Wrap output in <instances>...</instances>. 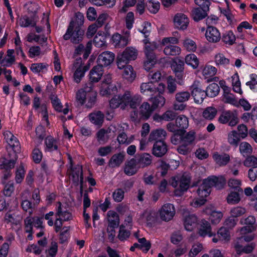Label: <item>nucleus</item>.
<instances>
[{
    "label": "nucleus",
    "mask_w": 257,
    "mask_h": 257,
    "mask_svg": "<svg viewBox=\"0 0 257 257\" xmlns=\"http://www.w3.org/2000/svg\"><path fill=\"white\" fill-rule=\"evenodd\" d=\"M152 156L148 153H137L130 160V176L136 174L140 168H145L151 164Z\"/></svg>",
    "instance_id": "nucleus-1"
},
{
    "label": "nucleus",
    "mask_w": 257,
    "mask_h": 257,
    "mask_svg": "<svg viewBox=\"0 0 257 257\" xmlns=\"http://www.w3.org/2000/svg\"><path fill=\"white\" fill-rule=\"evenodd\" d=\"M154 110L151 107V105L148 102H144L138 109L131 112L130 117L136 125L139 124L141 121L148 120L151 116Z\"/></svg>",
    "instance_id": "nucleus-2"
},
{
    "label": "nucleus",
    "mask_w": 257,
    "mask_h": 257,
    "mask_svg": "<svg viewBox=\"0 0 257 257\" xmlns=\"http://www.w3.org/2000/svg\"><path fill=\"white\" fill-rule=\"evenodd\" d=\"M194 2L198 7L192 10V17L194 21L198 22L207 16L211 3L209 0H194Z\"/></svg>",
    "instance_id": "nucleus-3"
},
{
    "label": "nucleus",
    "mask_w": 257,
    "mask_h": 257,
    "mask_svg": "<svg viewBox=\"0 0 257 257\" xmlns=\"http://www.w3.org/2000/svg\"><path fill=\"white\" fill-rule=\"evenodd\" d=\"M84 35V30L82 27H75L72 23L69 25L66 33L63 36L64 40H70L74 44H79L83 40Z\"/></svg>",
    "instance_id": "nucleus-4"
},
{
    "label": "nucleus",
    "mask_w": 257,
    "mask_h": 257,
    "mask_svg": "<svg viewBox=\"0 0 257 257\" xmlns=\"http://www.w3.org/2000/svg\"><path fill=\"white\" fill-rule=\"evenodd\" d=\"M219 123L222 124L228 123L230 126L236 125L238 122V118L236 110H224L220 115L218 119Z\"/></svg>",
    "instance_id": "nucleus-5"
},
{
    "label": "nucleus",
    "mask_w": 257,
    "mask_h": 257,
    "mask_svg": "<svg viewBox=\"0 0 257 257\" xmlns=\"http://www.w3.org/2000/svg\"><path fill=\"white\" fill-rule=\"evenodd\" d=\"M116 64L118 68L119 69H123L122 76L123 78H127L128 75L127 71L128 67V48H125L124 51L117 55L116 57Z\"/></svg>",
    "instance_id": "nucleus-6"
},
{
    "label": "nucleus",
    "mask_w": 257,
    "mask_h": 257,
    "mask_svg": "<svg viewBox=\"0 0 257 257\" xmlns=\"http://www.w3.org/2000/svg\"><path fill=\"white\" fill-rule=\"evenodd\" d=\"M191 177L188 174H183L179 178L178 188L174 190L176 196H181L189 189L191 183Z\"/></svg>",
    "instance_id": "nucleus-7"
},
{
    "label": "nucleus",
    "mask_w": 257,
    "mask_h": 257,
    "mask_svg": "<svg viewBox=\"0 0 257 257\" xmlns=\"http://www.w3.org/2000/svg\"><path fill=\"white\" fill-rule=\"evenodd\" d=\"M211 191L210 186L207 184V182H205V180H204L197 190V195L200 199L196 200L195 204L199 205L204 204L206 201V198L209 195Z\"/></svg>",
    "instance_id": "nucleus-8"
},
{
    "label": "nucleus",
    "mask_w": 257,
    "mask_h": 257,
    "mask_svg": "<svg viewBox=\"0 0 257 257\" xmlns=\"http://www.w3.org/2000/svg\"><path fill=\"white\" fill-rule=\"evenodd\" d=\"M175 214L174 206L172 204H164L159 210L160 218L164 221L171 220Z\"/></svg>",
    "instance_id": "nucleus-9"
},
{
    "label": "nucleus",
    "mask_w": 257,
    "mask_h": 257,
    "mask_svg": "<svg viewBox=\"0 0 257 257\" xmlns=\"http://www.w3.org/2000/svg\"><path fill=\"white\" fill-rule=\"evenodd\" d=\"M109 104L112 108L119 106L121 109H124L128 104V92L126 91L122 95H119L117 98H112L109 101Z\"/></svg>",
    "instance_id": "nucleus-10"
},
{
    "label": "nucleus",
    "mask_w": 257,
    "mask_h": 257,
    "mask_svg": "<svg viewBox=\"0 0 257 257\" xmlns=\"http://www.w3.org/2000/svg\"><path fill=\"white\" fill-rule=\"evenodd\" d=\"M115 59V54L110 51H104L99 55L97 59V65L103 67H107L113 63Z\"/></svg>",
    "instance_id": "nucleus-11"
},
{
    "label": "nucleus",
    "mask_w": 257,
    "mask_h": 257,
    "mask_svg": "<svg viewBox=\"0 0 257 257\" xmlns=\"http://www.w3.org/2000/svg\"><path fill=\"white\" fill-rule=\"evenodd\" d=\"M191 95L195 102L198 104L202 103L207 96L205 90L202 89L199 84L195 83L191 86Z\"/></svg>",
    "instance_id": "nucleus-12"
},
{
    "label": "nucleus",
    "mask_w": 257,
    "mask_h": 257,
    "mask_svg": "<svg viewBox=\"0 0 257 257\" xmlns=\"http://www.w3.org/2000/svg\"><path fill=\"white\" fill-rule=\"evenodd\" d=\"M255 222V218L253 216H249L245 219H241L240 223L245 226L240 229V234L250 233L255 230V227L254 225Z\"/></svg>",
    "instance_id": "nucleus-13"
},
{
    "label": "nucleus",
    "mask_w": 257,
    "mask_h": 257,
    "mask_svg": "<svg viewBox=\"0 0 257 257\" xmlns=\"http://www.w3.org/2000/svg\"><path fill=\"white\" fill-rule=\"evenodd\" d=\"M168 151V146L164 140H159L155 142L152 149V154L157 157H162Z\"/></svg>",
    "instance_id": "nucleus-14"
},
{
    "label": "nucleus",
    "mask_w": 257,
    "mask_h": 257,
    "mask_svg": "<svg viewBox=\"0 0 257 257\" xmlns=\"http://www.w3.org/2000/svg\"><path fill=\"white\" fill-rule=\"evenodd\" d=\"M204 180L205 182H207V184L210 186L211 189L212 187H214L217 189H221L224 187L226 183L225 178L222 176H212Z\"/></svg>",
    "instance_id": "nucleus-15"
},
{
    "label": "nucleus",
    "mask_w": 257,
    "mask_h": 257,
    "mask_svg": "<svg viewBox=\"0 0 257 257\" xmlns=\"http://www.w3.org/2000/svg\"><path fill=\"white\" fill-rule=\"evenodd\" d=\"M205 37L207 41L211 43H217L221 39L219 30L216 27L211 26H207Z\"/></svg>",
    "instance_id": "nucleus-16"
},
{
    "label": "nucleus",
    "mask_w": 257,
    "mask_h": 257,
    "mask_svg": "<svg viewBox=\"0 0 257 257\" xmlns=\"http://www.w3.org/2000/svg\"><path fill=\"white\" fill-rule=\"evenodd\" d=\"M184 62L180 59L173 60L171 64V69L178 80H182L184 75Z\"/></svg>",
    "instance_id": "nucleus-17"
},
{
    "label": "nucleus",
    "mask_w": 257,
    "mask_h": 257,
    "mask_svg": "<svg viewBox=\"0 0 257 257\" xmlns=\"http://www.w3.org/2000/svg\"><path fill=\"white\" fill-rule=\"evenodd\" d=\"M212 237V240L214 243L219 241H228L230 238L229 229L227 227H221L218 230L217 233H213Z\"/></svg>",
    "instance_id": "nucleus-18"
},
{
    "label": "nucleus",
    "mask_w": 257,
    "mask_h": 257,
    "mask_svg": "<svg viewBox=\"0 0 257 257\" xmlns=\"http://www.w3.org/2000/svg\"><path fill=\"white\" fill-rule=\"evenodd\" d=\"M174 22L178 29L184 30L186 29L188 27L189 19L183 14H177L174 17Z\"/></svg>",
    "instance_id": "nucleus-19"
},
{
    "label": "nucleus",
    "mask_w": 257,
    "mask_h": 257,
    "mask_svg": "<svg viewBox=\"0 0 257 257\" xmlns=\"http://www.w3.org/2000/svg\"><path fill=\"white\" fill-rule=\"evenodd\" d=\"M143 217L146 221L147 226L149 227H154L158 220V213L154 211H145Z\"/></svg>",
    "instance_id": "nucleus-20"
},
{
    "label": "nucleus",
    "mask_w": 257,
    "mask_h": 257,
    "mask_svg": "<svg viewBox=\"0 0 257 257\" xmlns=\"http://www.w3.org/2000/svg\"><path fill=\"white\" fill-rule=\"evenodd\" d=\"M198 234L201 237L208 236L212 237L213 233L211 231V227L210 223L205 219H202L200 227L198 229Z\"/></svg>",
    "instance_id": "nucleus-21"
},
{
    "label": "nucleus",
    "mask_w": 257,
    "mask_h": 257,
    "mask_svg": "<svg viewBox=\"0 0 257 257\" xmlns=\"http://www.w3.org/2000/svg\"><path fill=\"white\" fill-rule=\"evenodd\" d=\"M32 15L30 17L25 16L20 19V25L22 27H28L29 26L34 27L36 25L38 17L36 15L37 11L34 12L31 11Z\"/></svg>",
    "instance_id": "nucleus-22"
},
{
    "label": "nucleus",
    "mask_w": 257,
    "mask_h": 257,
    "mask_svg": "<svg viewBox=\"0 0 257 257\" xmlns=\"http://www.w3.org/2000/svg\"><path fill=\"white\" fill-rule=\"evenodd\" d=\"M92 87V83H89L86 84V86L83 88L79 89L76 93V100L81 105L84 104L86 99L87 94L91 90Z\"/></svg>",
    "instance_id": "nucleus-23"
},
{
    "label": "nucleus",
    "mask_w": 257,
    "mask_h": 257,
    "mask_svg": "<svg viewBox=\"0 0 257 257\" xmlns=\"http://www.w3.org/2000/svg\"><path fill=\"white\" fill-rule=\"evenodd\" d=\"M197 217L194 214H190L186 216L184 219L185 229L188 231H192L197 225Z\"/></svg>",
    "instance_id": "nucleus-24"
},
{
    "label": "nucleus",
    "mask_w": 257,
    "mask_h": 257,
    "mask_svg": "<svg viewBox=\"0 0 257 257\" xmlns=\"http://www.w3.org/2000/svg\"><path fill=\"white\" fill-rule=\"evenodd\" d=\"M103 74V69L101 66L97 65L93 67L89 73L90 83L98 82Z\"/></svg>",
    "instance_id": "nucleus-25"
},
{
    "label": "nucleus",
    "mask_w": 257,
    "mask_h": 257,
    "mask_svg": "<svg viewBox=\"0 0 257 257\" xmlns=\"http://www.w3.org/2000/svg\"><path fill=\"white\" fill-rule=\"evenodd\" d=\"M255 247V243L251 242L245 246H243L238 243L234 245V249L236 253L241 255L243 253L248 254L251 253Z\"/></svg>",
    "instance_id": "nucleus-26"
},
{
    "label": "nucleus",
    "mask_w": 257,
    "mask_h": 257,
    "mask_svg": "<svg viewBox=\"0 0 257 257\" xmlns=\"http://www.w3.org/2000/svg\"><path fill=\"white\" fill-rule=\"evenodd\" d=\"M213 159L219 166H224L230 161V156L228 154L223 153L220 154L218 152H215L213 155Z\"/></svg>",
    "instance_id": "nucleus-27"
},
{
    "label": "nucleus",
    "mask_w": 257,
    "mask_h": 257,
    "mask_svg": "<svg viewBox=\"0 0 257 257\" xmlns=\"http://www.w3.org/2000/svg\"><path fill=\"white\" fill-rule=\"evenodd\" d=\"M112 41L115 47H124L128 43V38L126 36L115 33L112 37Z\"/></svg>",
    "instance_id": "nucleus-28"
},
{
    "label": "nucleus",
    "mask_w": 257,
    "mask_h": 257,
    "mask_svg": "<svg viewBox=\"0 0 257 257\" xmlns=\"http://www.w3.org/2000/svg\"><path fill=\"white\" fill-rule=\"evenodd\" d=\"M71 175L72 176V181L76 186L79 184V178L80 180L81 177H83L82 167L81 166L77 165L74 168L71 167Z\"/></svg>",
    "instance_id": "nucleus-29"
},
{
    "label": "nucleus",
    "mask_w": 257,
    "mask_h": 257,
    "mask_svg": "<svg viewBox=\"0 0 257 257\" xmlns=\"http://www.w3.org/2000/svg\"><path fill=\"white\" fill-rule=\"evenodd\" d=\"M243 193L240 191H230L226 197V201L228 204L234 205L238 203L241 200V195Z\"/></svg>",
    "instance_id": "nucleus-30"
},
{
    "label": "nucleus",
    "mask_w": 257,
    "mask_h": 257,
    "mask_svg": "<svg viewBox=\"0 0 257 257\" xmlns=\"http://www.w3.org/2000/svg\"><path fill=\"white\" fill-rule=\"evenodd\" d=\"M167 135L166 132L163 129H156L152 131L149 136V141H157L159 140H164Z\"/></svg>",
    "instance_id": "nucleus-31"
},
{
    "label": "nucleus",
    "mask_w": 257,
    "mask_h": 257,
    "mask_svg": "<svg viewBox=\"0 0 257 257\" xmlns=\"http://www.w3.org/2000/svg\"><path fill=\"white\" fill-rule=\"evenodd\" d=\"M141 91L144 94L152 96L155 92L154 82L151 81L148 83H143L141 85Z\"/></svg>",
    "instance_id": "nucleus-32"
},
{
    "label": "nucleus",
    "mask_w": 257,
    "mask_h": 257,
    "mask_svg": "<svg viewBox=\"0 0 257 257\" xmlns=\"http://www.w3.org/2000/svg\"><path fill=\"white\" fill-rule=\"evenodd\" d=\"M149 101L152 103L151 107L154 111L158 107H162L165 103V98L160 94L150 97Z\"/></svg>",
    "instance_id": "nucleus-33"
},
{
    "label": "nucleus",
    "mask_w": 257,
    "mask_h": 257,
    "mask_svg": "<svg viewBox=\"0 0 257 257\" xmlns=\"http://www.w3.org/2000/svg\"><path fill=\"white\" fill-rule=\"evenodd\" d=\"M177 126L179 127V132L181 133L186 132L185 130L188 127V118L183 115L178 116L175 120Z\"/></svg>",
    "instance_id": "nucleus-34"
},
{
    "label": "nucleus",
    "mask_w": 257,
    "mask_h": 257,
    "mask_svg": "<svg viewBox=\"0 0 257 257\" xmlns=\"http://www.w3.org/2000/svg\"><path fill=\"white\" fill-rule=\"evenodd\" d=\"M116 90L115 85L112 83L108 85L101 83L100 93L103 96L110 95L114 94Z\"/></svg>",
    "instance_id": "nucleus-35"
},
{
    "label": "nucleus",
    "mask_w": 257,
    "mask_h": 257,
    "mask_svg": "<svg viewBox=\"0 0 257 257\" xmlns=\"http://www.w3.org/2000/svg\"><path fill=\"white\" fill-rule=\"evenodd\" d=\"M89 119L93 123L100 125L104 120V114L100 111H97L91 113L89 115Z\"/></svg>",
    "instance_id": "nucleus-36"
},
{
    "label": "nucleus",
    "mask_w": 257,
    "mask_h": 257,
    "mask_svg": "<svg viewBox=\"0 0 257 257\" xmlns=\"http://www.w3.org/2000/svg\"><path fill=\"white\" fill-rule=\"evenodd\" d=\"M109 226L118 227L119 223V216L117 213L112 210H109L107 213Z\"/></svg>",
    "instance_id": "nucleus-37"
},
{
    "label": "nucleus",
    "mask_w": 257,
    "mask_h": 257,
    "mask_svg": "<svg viewBox=\"0 0 257 257\" xmlns=\"http://www.w3.org/2000/svg\"><path fill=\"white\" fill-rule=\"evenodd\" d=\"M124 158V155L121 153L113 155L109 160V166L111 168L118 167L122 163Z\"/></svg>",
    "instance_id": "nucleus-38"
},
{
    "label": "nucleus",
    "mask_w": 257,
    "mask_h": 257,
    "mask_svg": "<svg viewBox=\"0 0 257 257\" xmlns=\"http://www.w3.org/2000/svg\"><path fill=\"white\" fill-rule=\"evenodd\" d=\"M207 96L209 97H214L216 96L219 91L220 88L218 84L212 83L210 84L205 89Z\"/></svg>",
    "instance_id": "nucleus-39"
},
{
    "label": "nucleus",
    "mask_w": 257,
    "mask_h": 257,
    "mask_svg": "<svg viewBox=\"0 0 257 257\" xmlns=\"http://www.w3.org/2000/svg\"><path fill=\"white\" fill-rule=\"evenodd\" d=\"M179 43V40L178 38L174 37H165L164 38L161 42H159V44H157V43H155L153 45L154 48L155 49H158L159 46L161 45V46H164L166 45H168L170 44V45L177 44Z\"/></svg>",
    "instance_id": "nucleus-40"
},
{
    "label": "nucleus",
    "mask_w": 257,
    "mask_h": 257,
    "mask_svg": "<svg viewBox=\"0 0 257 257\" xmlns=\"http://www.w3.org/2000/svg\"><path fill=\"white\" fill-rule=\"evenodd\" d=\"M164 53L167 56H176L181 53V48L176 45H166L164 49Z\"/></svg>",
    "instance_id": "nucleus-41"
},
{
    "label": "nucleus",
    "mask_w": 257,
    "mask_h": 257,
    "mask_svg": "<svg viewBox=\"0 0 257 257\" xmlns=\"http://www.w3.org/2000/svg\"><path fill=\"white\" fill-rule=\"evenodd\" d=\"M17 159V158L15 157V159L8 161L5 158H1L0 159V169L8 170L13 168Z\"/></svg>",
    "instance_id": "nucleus-42"
},
{
    "label": "nucleus",
    "mask_w": 257,
    "mask_h": 257,
    "mask_svg": "<svg viewBox=\"0 0 257 257\" xmlns=\"http://www.w3.org/2000/svg\"><path fill=\"white\" fill-rule=\"evenodd\" d=\"M185 63L194 69H196L199 65V60L197 56L193 53L188 54L185 58Z\"/></svg>",
    "instance_id": "nucleus-43"
},
{
    "label": "nucleus",
    "mask_w": 257,
    "mask_h": 257,
    "mask_svg": "<svg viewBox=\"0 0 257 257\" xmlns=\"http://www.w3.org/2000/svg\"><path fill=\"white\" fill-rule=\"evenodd\" d=\"M146 7L151 13L156 14L160 10V4L155 0H148L146 4Z\"/></svg>",
    "instance_id": "nucleus-44"
},
{
    "label": "nucleus",
    "mask_w": 257,
    "mask_h": 257,
    "mask_svg": "<svg viewBox=\"0 0 257 257\" xmlns=\"http://www.w3.org/2000/svg\"><path fill=\"white\" fill-rule=\"evenodd\" d=\"M221 39L226 44L232 45L235 43L236 38L232 31L230 30L223 33Z\"/></svg>",
    "instance_id": "nucleus-45"
},
{
    "label": "nucleus",
    "mask_w": 257,
    "mask_h": 257,
    "mask_svg": "<svg viewBox=\"0 0 257 257\" xmlns=\"http://www.w3.org/2000/svg\"><path fill=\"white\" fill-rule=\"evenodd\" d=\"M110 132L111 129L110 128H108L106 130L104 128L100 130L97 133V140L99 143L104 144L109 139L108 134Z\"/></svg>",
    "instance_id": "nucleus-46"
},
{
    "label": "nucleus",
    "mask_w": 257,
    "mask_h": 257,
    "mask_svg": "<svg viewBox=\"0 0 257 257\" xmlns=\"http://www.w3.org/2000/svg\"><path fill=\"white\" fill-rule=\"evenodd\" d=\"M217 110L213 106L207 107L203 111V117L208 120H212L216 116Z\"/></svg>",
    "instance_id": "nucleus-47"
},
{
    "label": "nucleus",
    "mask_w": 257,
    "mask_h": 257,
    "mask_svg": "<svg viewBox=\"0 0 257 257\" xmlns=\"http://www.w3.org/2000/svg\"><path fill=\"white\" fill-rule=\"evenodd\" d=\"M241 181L238 179L231 178L228 181V186L232 189V191H240V192L243 193V189L241 188Z\"/></svg>",
    "instance_id": "nucleus-48"
},
{
    "label": "nucleus",
    "mask_w": 257,
    "mask_h": 257,
    "mask_svg": "<svg viewBox=\"0 0 257 257\" xmlns=\"http://www.w3.org/2000/svg\"><path fill=\"white\" fill-rule=\"evenodd\" d=\"M240 141L239 135L236 131H232L228 136V142L232 146L237 147Z\"/></svg>",
    "instance_id": "nucleus-49"
},
{
    "label": "nucleus",
    "mask_w": 257,
    "mask_h": 257,
    "mask_svg": "<svg viewBox=\"0 0 257 257\" xmlns=\"http://www.w3.org/2000/svg\"><path fill=\"white\" fill-rule=\"evenodd\" d=\"M142 97L139 94H136L134 96H131L130 94V107L137 109L142 102Z\"/></svg>",
    "instance_id": "nucleus-50"
},
{
    "label": "nucleus",
    "mask_w": 257,
    "mask_h": 257,
    "mask_svg": "<svg viewBox=\"0 0 257 257\" xmlns=\"http://www.w3.org/2000/svg\"><path fill=\"white\" fill-rule=\"evenodd\" d=\"M239 151L243 156H247L252 153V148L248 143L243 142L240 144Z\"/></svg>",
    "instance_id": "nucleus-51"
},
{
    "label": "nucleus",
    "mask_w": 257,
    "mask_h": 257,
    "mask_svg": "<svg viewBox=\"0 0 257 257\" xmlns=\"http://www.w3.org/2000/svg\"><path fill=\"white\" fill-rule=\"evenodd\" d=\"M142 27V29L138 28V30L144 35L145 38H148L151 32V23L148 21L144 22Z\"/></svg>",
    "instance_id": "nucleus-52"
},
{
    "label": "nucleus",
    "mask_w": 257,
    "mask_h": 257,
    "mask_svg": "<svg viewBox=\"0 0 257 257\" xmlns=\"http://www.w3.org/2000/svg\"><path fill=\"white\" fill-rule=\"evenodd\" d=\"M250 80L246 82V85L253 92H257V74L251 73L249 75Z\"/></svg>",
    "instance_id": "nucleus-53"
},
{
    "label": "nucleus",
    "mask_w": 257,
    "mask_h": 257,
    "mask_svg": "<svg viewBox=\"0 0 257 257\" xmlns=\"http://www.w3.org/2000/svg\"><path fill=\"white\" fill-rule=\"evenodd\" d=\"M195 139V133L194 132L190 131L186 134L185 133L182 135V143L187 145L191 144Z\"/></svg>",
    "instance_id": "nucleus-54"
},
{
    "label": "nucleus",
    "mask_w": 257,
    "mask_h": 257,
    "mask_svg": "<svg viewBox=\"0 0 257 257\" xmlns=\"http://www.w3.org/2000/svg\"><path fill=\"white\" fill-rule=\"evenodd\" d=\"M97 93L95 91L92 90V88L89 92L87 94L86 99H87V103L86 106L87 108L92 107L95 103Z\"/></svg>",
    "instance_id": "nucleus-55"
},
{
    "label": "nucleus",
    "mask_w": 257,
    "mask_h": 257,
    "mask_svg": "<svg viewBox=\"0 0 257 257\" xmlns=\"http://www.w3.org/2000/svg\"><path fill=\"white\" fill-rule=\"evenodd\" d=\"M223 214L221 211H212L209 216V220L213 224H218L221 220Z\"/></svg>",
    "instance_id": "nucleus-56"
},
{
    "label": "nucleus",
    "mask_w": 257,
    "mask_h": 257,
    "mask_svg": "<svg viewBox=\"0 0 257 257\" xmlns=\"http://www.w3.org/2000/svg\"><path fill=\"white\" fill-rule=\"evenodd\" d=\"M58 204L59 206L56 215L59 216H61L63 218V221H68L72 219L71 214L66 211H63L61 207V203L59 202Z\"/></svg>",
    "instance_id": "nucleus-57"
},
{
    "label": "nucleus",
    "mask_w": 257,
    "mask_h": 257,
    "mask_svg": "<svg viewBox=\"0 0 257 257\" xmlns=\"http://www.w3.org/2000/svg\"><path fill=\"white\" fill-rule=\"evenodd\" d=\"M138 242L140 243V249L145 253L148 252L151 247V242L145 237L139 238Z\"/></svg>",
    "instance_id": "nucleus-58"
},
{
    "label": "nucleus",
    "mask_w": 257,
    "mask_h": 257,
    "mask_svg": "<svg viewBox=\"0 0 257 257\" xmlns=\"http://www.w3.org/2000/svg\"><path fill=\"white\" fill-rule=\"evenodd\" d=\"M45 145L47 148L50 151L56 150L58 149L56 140L51 136H48L46 138Z\"/></svg>",
    "instance_id": "nucleus-59"
},
{
    "label": "nucleus",
    "mask_w": 257,
    "mask_h": 257,
    "mask_svg": "<svg viewBox=\"0 0 257 257\" xmlns=\"http://www.w3.org/2000/svg\"><path fill=\"white\" fill-rule=\"evenodd\" d=\"M76 17L74 20L71 21L69 25L72 23V26L75 27H81L84 23V16L83 14L80 12L76 14Z\"/></svg>",
    "instance_id": "nucleus-60"
},
{
    "label": "nucleus",
    "mask_w": 257,
    "mask_h": 257,
    "mask_svg": "<svg viewBox=\"0 0 257 257\" xmlns=\"http://www.w3.org/2000/svg\"><path fill=\"white\" fill-rule=\"evenodd\" d=\"M217 72V69L211 65H206L203 70L202 73L206 77L213 76L216 74Z\"/></svg>",
    "instance_id": "nucleus-61"
},
{
    "label": "nucleus",
    "mask_w": 257,
    "mask_h": 257,
    "mask_svg": "<svg viewBox=\"0 0 257 257\" xmlns=\"http://www.w3.org/2000/svg\"><path fill=\"white\" fill-rule=\"evenodd\" d=\"M147 60L144 63V68L147 71H149L156 64L157 62L156 57H146Z\"/></svg>",
    "instance_id": "nucleus-62"
},
{
    "label": "nucleus",
    "mask_w": 257,
    "mask_h": 257,
    "mask_svg": "<svg viewBox=\"0 0 257 257\" xmlns=\"http://www.w3.org/2000/svg\"><path fill=\"white\" fill-rule=\"evenodd\" d=\"M190 94L188 91L178 92L176 94V100L179 102H184L187 101L190 98Z\"/></svg>",
    "instance_id": "nucleus-63"
},
{
    "label": "nucleus",
    "mask_w": 257,
    "mask_h": 257,
    "mask_svg": "<svg viewBox=\"0 0 257 257\" xmlns=\"http://www.w3.org/2000/svg\"><path fill=\"white\" fill-rule=\"evenodd\" d=\"M105 40L103 36L97 34L93 39V43L95 47L100 48L105 45Z\"/></svg>",
    "instance_id": "nucleus-64"
}]
</instances>
